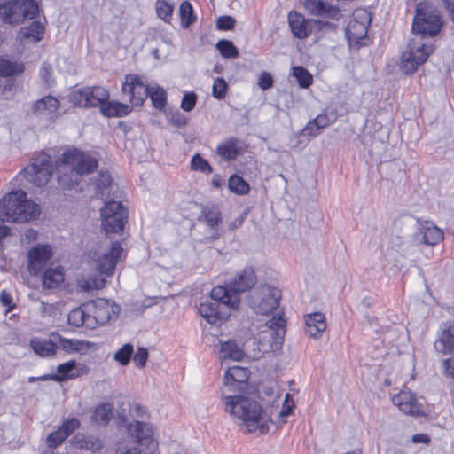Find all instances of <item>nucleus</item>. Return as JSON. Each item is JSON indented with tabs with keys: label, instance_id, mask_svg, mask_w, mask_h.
<instances>
[{
	"label": "nucleus",
	"instance_id": "obj_1",
	"mask_svg": "<svg viewBox=\"0 0 454 454\" xmlns=\"http://www.w3.org/2000/svg\"><path fill=\"white\" fill-rule=\"evenodd\" d=\"M249 372L241 366L229 367L224 373V389L223 395L225 401V411L231 415L242 420L249 433L256 432L264 434L268 431V426L261 405L243 395H226V392L242 391L247 387Z\"/></svg>",
	"mask_w": 454,
	"mask_h": 454
},
{
	"label": "nucleus",
	"instance_id": "obj_2",
	"mask_svg": "<svg viewBox=\"0 0 454 454\" xmlns=\"http://www.w3.org/2000/svg\"><path fill=\"white\" fill-rule=\"evenodd\" d=\"M97 168L94 156L77 148L69 149L56 162L58 183L64 189H72L78 184L81 176L90 174Z\"/></svg>",
	"mask_w": 454,
	"mask_h": 454
},
{
	"label": "nucleus",
	"instance_id": "obj_3",
	"mask_svg": "<svg viewBox=\"0 0 454 454\" xmlns=\"http://www.w3.org/2000/svg\"><path fill=\"white\" fill-rule=\"evenodd\" d=\"M240 298L228 293L226 286H216L210 293V301L200 302L198 311L210 325H220L228 319L231 309L239 306Z\"/></svg>",
	"mask_w": 454,
	"mask_h": 454
},
{
	"label": "nucleus",
	"instance_id": "obj_4",
	"mask_svg": "<svg viewBox=\"0 0 454 454\" xmlns=\"http://www.w3.org/2000/svg\"><path fill=\"white\" fill-rule=\"evenodd\" d=\"M109 319L108 303L103 300L82 304L71 310L67 317L69 325L74 327L86 326L88 328L104 325Z\"/></svg>",
	"mask_w": 454,
	"mask_h": 454
},
{
	"label": "nucleus",
	"instance_id": "obj_5",
	"mask_svg": "<svg viewBox=\"0 0 454 454\" xmlns=\"http://www.w3.org/2000/svg\"><path fill=\"white\" fill-rule=\"evenodd\" d=\"M122 252L123 248L121 243L118 241L113 242L110 247L96 259L97 269L100 276H95L83 281L81 285L82 288L89 291L91 289L98 290L104 287L106 279L102 275L111 276L114 274Z\"/></svg>",
	"mask_w": 454,
	"mask_h": 454
},
{
	"label": "nucleus",
	"instance_id": "obj_6",
	"mask_svg": "<svg viewBox=\"0 0 454 454\" xmlns=\"http://www.w3.org/2000/svg\"><path fill=\"white\" fill-rule=\"evenodd\" d=\"M39 12L35 0H11L0 3V17L8 24H18L25 19H34Z\"/></svg>",
	"mask_w": 454,
	"mask_h": 454
},
{
	"label": "nucleus",
	"instance_id": "obj_7",
	"mask_svg": "<svg viewBox=\"0 0 454 454\" xmlns=\"http://www.w3.org/2000/svg\"><path fill=\"white\" fill-rule=\"evenodd\" d=\"M423 39L416 36L408 43V50L401 55L400 67L405 74L414 73L433 52L431 45H427Z\"/></svg>",
	"mask_w": 454,
	"mask_h": 454
},
{
	"label": "nucleus",
	"instance_id": "obj_8",
	"mask_svg": "<svg viewBox=\"0 0 454 454\" xmlns=\"http://www.w3.org/2000/svg\"><path fill=\"white\" fill-rule=\"evenodd\" d=\"M100 216L106 233H118L124 228L128 213L121 201L110 200L101 208Z\"/></svg>",
	"mask_w": 454,
	"mask_h": 454
},
{
	"label": "nucleus",
	"instance_id": "obj_9",
	"mask_svg": "<svg viewBox=\"0 0 454 454\" xmlns=\"http://www.w3.org/2000/svg\"><path fill=\"white\" fill-rule=\"evenodd\" d=\"M25 178L37 187L47 184L53 173L51 158L46 153H40L34 161L23 170Z\"/></svg>",
	"mask_w": 454,
	"mask_h": 454
},
{
	"label": "nucleus",
	"instance_id": "obj_10",
	"mask_svg": "<svg viewBox=\"0 0 454 454\" xmlns=\"http://www.w3.org/2000/svg\"><path fill=\"white\" fill-rule=\"evenodd\" d=\"M26 192L22 190H14L7 193L0 201V220L2 222L27 223L30 215L18 213L20 200L24 199Z\"/></svg>",
	"mask_w": 454,
	"mask_h": 454
},
{
	"label": "nucleus",
	"instance_id": "obj_11",
	"mask_svg": "<svg viewBox=\"0 0 454 454\" xmlns=\"http://www.w3.org/2000/svg\"><path fill=\"white\" fill-rule=\"evenodd\" d=\"M371 21V15L364 9L356 10L353 13V18L348 22L346 29V36L350 43L365 44L364 40L366 38Z\"/></svg>",
	"mask_w": 454,
	"mask_h": 454
},
{
	"label": "nucleus",
	"instance_id": "obj_12",
	"mask_svg": "<svg viewBox=\"0 0 454 454\" xmlns=\"http://www.w3.org/2000/svg\"><path fill=\"white\" fill-rule=\"evenodd\" d=\"M287 19L293 35L299 39H304L309 35L312 31V23H317L321 28L324 27L331 29L336 27L335 24L329 21L305 19L302 14L296 11H291Z\"/></svg>",
	"mask_w": 454,
	"mask_h": 454
},
{
	"label": "nucleus",
	"instance_id": "obj_13",
	"mask_svg": "<svg viewBox=\"0 0 454 454\" xmlns=\"http://www.w3.org/2000/svg\"><path fill=\"white\" fill-rule=\"evenodd\" d=\"M149 88L142 82L137 75L129 74L125 76L122 93L132 106H140L148 97Z\"/></svg>",
	"mask_w": 454,
	"mask_h": 454
},
{
	"label": "nucleus",
	"instance_id": "obj_14",
	"mask_svg": "<svg viewBox=\"0 0 454 454\" xmlns=\"http://www.w3.org/2000/svg\"><path fill=\"white\" fill-rule=\"evenodd\" d=\"M280 290L275 286H264L260 289L258 302L254 305V310L258 314L266 315L275 310L280 301Z\"/></svg>",
	"mask_w": 454,
	"mask_h": 454
},
{
	"label": "nucleus",
	"instance_id": "obj_15",
	"mask_svg": "<svg viewBox=\"0 0 454 454\" xmlns=\"http://www.w3.org/2000/svg\"><path fill=\"white\" fill-rule=\"evenodd\" d=\"M86 370L87 367L85 365L79 364V366H77L76 362L74 360H70L68 362L59 364L56 369L57 373L43 374L42 376H39V379L42 380H53L56 382H63L67 380L78 378Z\"/></svg>",
	"mask_w": 454,
	"mask_h": 454
},
{
	"label": "nucleus",
	"instance_id": "obj_16",
	"mask_svg": "<svg viewBox=\"0 0 454 454\" xmlns=\"http://www.w3.org/2000/svg\"><path fill=\"white\" fill-rule=\"evenodd\" d=\"M51 255L52 250L50 245H36L32 247L27 254V269L30 274L39 275Z\"/></svg>",
	"mask_w": 454,
	"mask_h": 454
},
{
	"label": "nucleus",
	"instance_id": "obj_17",
	"mask_svg": "<svg viewBox=\"0 0 454 454\" xmlns=\"http://www.w3.org/2000/svg\"><path fill=\"white\" fill-rule=\"evenodd\" d=\"M256 283V276L254 269L246 267L237 273L233 279L225 286L228 293L235 294L239 298V294L252 288Z\"/></svg>",
	"mask_w": 454,
	"mask_h": 454
},
{
	"label": "nucleus",
	"instance_id": "obj_18",
	"mask_svg": "<svg viewBox=\"0 0 454 454\" xmlns=\"http://www.w3.org/2000/svg\"><path fill=\"white\" fill-rule=\"evenodd\" d=\"M437 353L448 355L454 352V323H442L434 342Z\"/></svg>",
	"mask_w": 454,
	"mask_h": 454
},
{
	"label": "nucleus",
	"instance_id": "obj_19",
	"mask_svg": "<svg viewBox=\"0 0 454 454\" xmlns=\"http://www.w3.org/2000/svg\"><path fill=\"white\" fill-rule=\"evenodd\" d=\"M303 5L305 10L313 16L334 20H339L341 17L339 7L331 5L323 0H305Z\"/></svg>",
	"mask_w": 454,
	"mask_h": 454
},
{
	"label": "nucleus",
	"instance_id": "obj_20",
	"mask_svg": "<svg viewBox=\"0 0 454 454\" xmlns=\"http://www.w3.org/2000/svg\"><path fill=\"white\" fill-rule=\"evenodd\" d=\"M392 402L404 414L417 416L422 413L421 404L411 391H400L392 397Z\"/></svg>",
	"mask_w": 454,
	"mask_h": 454
},
{
	"label": "nucleus",
	"instance_id": "obj_21",
	"mask_svg": "<svg viewBox=\"0 0 454 454\" xmlns=\"http://www.w3.org/2000/svg\"><path fill=\"white\" fill-rule=\"evenodd\" d=\"M442 239L443 232L432 222L422 223L416 232V240L428 246H435Z\"/></svg>",
	"mask_w": 454,
	"mask_h": 454
},
{
	"label": "nucleus",
	"instance_id": "obj_22",
	"mask_svg": "<svg viewBox=\"0 0 454 454\" xmlns=\"http://www.w3.org/2000/svg\"><path fill=\"white\" fill-rule=\"evenodd\" d=\"M216 153L226 161L233 160L243 153L242 143L239 138L230 137L218 144Z\"/></svg>",
	"mask_w": 454,
	"mask_h": 454
},
{
	"label": "nucleus",
	"instance_id": "obj_23",
	"mask_svg": "<svg viewBox=\"0 0 454 454\" xmlns=\"http://www.w3.org/2000/svg\"><path fill=\"white\" fill-rule=\"evenodd\" d=\"M51 337L57 341L58 348L67 353L85 354L90 347V343L88 341L67 339L57 333H52Z\"/></svg>",
	"mask_w": 454,
	"mask_h": 454
},
{
	"label": "nucleus",
	"instance_id": "obj_24",
	"mask_svg": "<svg viewBox=\"0 0 454 454\" xmlns=\"http://www.w3.org/2000/svg\"><path fill=\"white\" fill-rule=\"evenodd\" d=\"M326 329L325 317L321 312L309 314L305 317V333L309 338L317 339Z\"/></svg>",
	"mask_w": 454,
	"mask_h": 454
},
{
	"label": "nucleus",
	"instance_id": "obj_25",
	"mask_svg": "<svg viewBox=\"0 0 454 454\" xmlns=\"http://www.w3.org/2000/svg\"><path fill=\"white\" fill-rule=\"evenodd\" d=\"M44 33V25L41 21L35 20L29 26L21 27L19 36L24 44L36 43L43 38Z\"/></svg>",
	"mask_w": 454,
	"mask_h": 454
},
{
	"label": "nucleus",
	"instance_id": "obj_26",
	"mask_svg": "<svg viewBox=\"0 0 454 454\" xmlns=\"http://www.w3.org/2000/svg\"><path fill=\"white\" fill-rule=\"evenodd\" d=\"M433 22H423L418 20V18H413L412 23V31L421 39L428 37H433L438 34L441 27V19L440 17H433Z\"/></svg>",
	"mask_w": 454,
	"mask_h": 454
},
{
	"label": "nucleus",
	"instance_id": "obj_27",
	"mask_svg": "<svg viewBox=\"0 0 454 454\" xmlns=\"http://www.w3.org/2000/svg\"><path fill=\"white\" fill-rule=\"evenodd\" d=\"M30 347L41 357L53 356L58 349L57 341L51 336L49 340L38 337L32 338Z\"/></svg>",
	"mask_w": 454,
	"mask_h": 454
},
{
	"label": "nucleus",
	"instance_id": "obj_28",
	"mask_svg": "<svg viewBox=\"0 0 454 454\" xmlns=\"http://www.w3.org/2000/svg\"><path fill=\"white\" fill-rule=\"evenodd\" d=\"M286 320L281 315L274 316L267 322L270 334L276 345L282 344L286 335Z\"/></svg>",
	"mask_w": 454,
	"mask_h": 454
},
{
	"label": "nucleus",
	"instance_id": "obj_29",
	"mask_svg": "<svg viewBox=\"0 0 454 454\" xmlns=\"http://www.w3.org/2000/svg\"><path fill=\"white\" fill-rule=\"evenodd\" d=\"M100 111L106 117H122L131 112V107L127 104L106 100L100 106Z\"/></svg>",
	"mask_w": 454,
	"mask_h": 454
},
{
	"label": "nucleus",
	"instance_id": "obj_30",
	"mask_svg": "<svg viewBox=\"0 0 454 454\" xmlns=\"http://www.w3.org/2000/svg\"><path fill=\"white\" fill-rule=\"evenodd\" d=\"M128 434L135 439L137 442L147 440L153 435L152 425L140 421L129 423L127 427Z\"/></svg>",
	"mask_w": 454,
	"mask_h": 454
},
{
	"label": "nucleus",
	"instance_id": "obj_31",
	"mask_svg": "<svg viewBox=\"0 0 454 454\" xmlns=\"http://www.w3.org/2000/svg\"><path fill=\"white\" fill-rule=\"evenodd\" d=\"M244 353L238 347L235 340H228L220 342L219 358L222 360L232 359L239 361L243 358Z\"/></svg>",
	"mask_w": 454,
	"mask_h": 454
},
{
	"label": "nucleus",
	"instance_id": "obj_32",
	"mask_svg": "<svg viewBox=\"0 0 454 454\" xmlns=\"http://www.w3.org/2000/svg\"><path fill=\"white\" fill-rule=\"evenodd\" d=\"M113 178L107 171H100L95 180L96 192L102 200L110 197Z\"/></svg>",
	"mask_w": 454,
	"mask_h": 454
},
{
	"label": "nucleus",
	"instance_id": "obj_33",
	"mask_svg": "<svg viewBox=\"0 0 454 454\" xmlns=\"http://www.w3.org/2000/svg\"><path fill=\"white\" fill-rule=\"evenodd\" d=\"M64 281V272L60 268H51L44 271L43 275V286L45 289H54Z\"/></svg>",
	"mask_w": 454,
	"mask_h": 454
},
{
	"label": "nucleus",
	"instance_id": "obj_34",
	"mask_svg": "<svg viewBox=\"0 0 454 454\" xmlns=\"http://www.w3.org/2000/svg\"><path fill=\"white\" fill-rule=\"evenodd\" d=\"M113 408L109 403L98 405L92 412L91 421L100 426H106L111 419Z\"/></svg>",
	"mask_w": 454,
	"mask_h": 454
},
{
	"label": "nucleus",
	"instance_id": "obj_35",
	"mask_svg": "<svg viewBox=\"0 0 454 454\" xmlns=\"http://www.w3.org/2000/svg\"><path fill=\"white\" fill-rule=\"evenodd\" d=\"M59 106V100L51 96H47L35 102L34 110L38 113L45 114L49 118H51L56 114Z\"/></svg>",
	"mask_w": 454,
	"mask_h": 454
},
{
	"label": "nucleus",
	"instance_id": "obj_36",
	"mask_svg": "<svg viewBox=\"0 0 454 454\" xmlns=\"http://www.w3.org/2000/svg\"><path fill=\"white\" fill-rule=\"evenodd\" d=\"M77 447L81 450H85L92 453L99 452L104 444L100 438L94 435H82L76 440Z\"/></svg>",
	"mask_w": 454,
	"mask_h": 454
},
{
	"label": "nucleus",
	"instance_id": "obj_37",
	"mask_svg": "<svg viewBox=\"0 0 454 454\" xmlns=\"http://www.w3.org/2000/svg\"><path fill=\"white\" fill-rule=\"evenodd\" d=\"M24 72V66L21 63L12 62L0 57V76L9 77L19 75Z\"/></svg>",
	"mask_w": 454,
	"mask_h": 454
},
{
	"label": "nucleus",
	"instance_id": "obj_38",
	"mask_svg": "<svg viewBox=\"0 0 454 454\" xmlns=\"http://www.w3.org/2000/svg\"><path fill=\"white\" fill-rule=\"evenodd\" d=\"M228 188L230 191L238 195H246L250 191L248 183L239 175H231L228 181Z\"/></svg>",
	"mask_w": 454,
	"mask_h": 454
},
{
	"label": "nucleus",
	"instance_id": "obj_39",
	"mask_svg": "<svg viewBox=\"0 0 454 454\" xmlns=\"http://www.w3.org/2000/svg\"><path fill=\"white\" fill-rule=\"evenodd\" d=\"M89 99L91 103L90 106H102V104L108 100L109 92L108 90L101 86L88 87Z\"/></svg>",
	"mask_w": 454,
	"mask_h": 454
},
{
	"label": "nucleus",
	"instance_id": "obj_40",
	"mask_svg": "<svg viewBox=\"0 0 454 454\" xmlns=\"http://www.w3.org/2000/svg\"><path fill=\"white\" fill-rule=\"evenodd\" d=\"M148 91V97L151 98L153 106L159 110L163 109L167 101L165 90L159 86H152Z\"/></svg>",
	"mask_w": 454,
	"mask_h": 454
},
{
	"label": "nucleus",
	"instance_id": "obj_41",
	"mask_svg": "<svg viewBox=\"0 0 454 454\" xmlns=\"http://www.w3.org/2000/svg\"><path fill=\"white\" fill-rule=\"evenodd\" d=\"M18 213H26L30 215V216L27 217V222L35 219L40 215V206L31 200H28L27 198V194L25 195V198L20 200V203L19 205Z\"/></svg>",
	"mask_w": 454,
	"mask_h": 454
},
{
	"label": "nucleus",
	"instance_id": "obj_42",
	"mask_svg": "<svg viewBox=\"0 0 454 454\" xmlns=\"http://www.w3.org/2000/svg\"><path fill=\"white\" fill-rule=\"evenodd\" d=\"M88 87L74 90L70 94V101L78 106L90 107Z\"/></svg>",
	"mask_w": 454,
	"mask_h": 454
},
{
	"label": "nucleus",
	"instance_id": "obj_43",
	"mask_svg": "<svg viewBox=\"0 0 454 454\" xmlns=\"http://www.w3.org/2000/svg\"><path fill=\"white\" fill-rule=\"evenodd\" d=\"M134 353L133 345L126 343L122 345L114 354V359L121 365H127L132 357Z\"/></svg>",
	"mask_w": 454,
	"mask_h": 454
},
{
	"label": "nucleus",
	"instance_id": "obj_44",
	"mask_svg": "<svg viewBox=\"0 0 454 454\" xmlns=\"http://www.w3.org/2000/svg\"><path fill=\"white\" fill-rule=\"evenodd\" d=\"M181 23L183 27H188L192 25L196 18L193 14L192 5L188 1H184L179 7Z\"/></svg>",
	"mask_w": 454,
	"mask_h": 454
},
{
	"label": "nucleus",
	"instance_id": "obj_45",
	"mask_svg": "<svg viewBox=\"0 0 454 454\" xmlns=\"http://www.w3.org/2000/svg\"><path fill=\"white\" fill-rule=\"evenodd\" d=\"M204 219L207 224L212 230H217V227L221 222V213L217 207H206L202 211Z\"/></svg>",
	"mask_w": 454,
	"mask_h": 454
},
{
	"label": "nucleus",
	"instance_id": "obj_46",
	"mask_svg": "<svg viewBox=\"0 0 454 454\" xmlns=\"http://www.w3.org/2000/svg\"><path fill=\"white\" fill-rule=\"evenodd\" d=\"M216 49L220 54L227 59L237 58L239 56V51L231 41L222 39L217 42Z\"/></svg>",
	"mask_w": 454,
	"mask_h": 454
},
{
	"label": "nucleus",
	"instance_id": "obj_47",
	"mask_svg": "<svg viewBox=\"0 0 454 454\" xmlns=\"http://www.w3.org/2000/svg\"><path fill=\"white\" fill-rule=\"evenodd\" d=\"M191 169L193 171H200L204 174H210L213 171V168L209 162L199 153L192 157Z\"/></svg>",
	"mask_w": 454,
	"mask_h": 454
},
{
	"label": "nucleus",
	"instance_id": "obj_48",
	"mask_svg": "<svg viewBox=\"0 0 454 454\" xmlns=\"http://www.w3.org/2000/svg\"><path fill=\"white\" fill-rule=\"evenodd\" d=\"M293 75L297 79L301 88H308L312 83V75L303 67H294Z\"/></svg>",
	"mask_w": 454,
	"mask_h": 454
},
{
	"label": "nucleus",
	"instance_id": "obj_49",
	"mask_svg": "<svg viewBox=\"0 0 454 454\" xmlns=\"http://www.w3.org/2000/svg\"><path fill=\"white\" fill-rule=\"evenodd\" d=\"M67 439V434L59 427L47 436L45 442L47 447L52 450L61 445Z\"/></svg>",
	"mask_w": 454,
	"mask_h": 454
},
{
	"label": "nucleus",
	"instance_id": "obj_50",
	"mask_svg": "<svg viewBox=\"0 0 454 454\" xmlns=\"http://www.w3.org/2000/svg\"><path fill=\"white\" fill-rule=\"evenodd\" d=\"M227 82L223 78H216L212 86V95L216 99H223L227 92Z\"/></svg>",
	"mask_w": 454,
	"mask_h": 454
},
{
	"label": "nucleus",
	"instance_id": "obj_51",
	"mask_svg": "<svg viewBox=\"0 0 454 454\" xmlns=\"http://www.w3.org/2000/svg\"><path fill=\"white\" fill-rule=\"evenodd\" d=\"M173 6L165 0H158L156 3V11L158 16L165 21H168L172 16Z\"/></svg>",
	"mask_w": 454,
	"mask_h": 454
},
{
	"label": "nucleus",
	"instance_id": "obj_52",
	"mask_svg": "<svg viewBox=\"0 0 454 454\" xmlns=\"http://www.w3.org/2000/svg\"><path fill=\"white\" fill-rule=\"evenodd\" d=\"M81 426L80 420L76 418L65 419L59 427L65 434L68 437Z\"/></svg>",
	"mask_w": 454,
	"mask_h": 454
},
{
	"label": "nucleus",
	"instance_id": "obj_53",
	"mask_svg": "<svg viewBox=\"0 0 454 454\" xmlns=\"http://www.w3.org/2000/svg\"><path fill=\"white\" fill-rule=\"evenodd\" d=\"M197 102V95L195 92H185L183 96L182 101H181V108L185 112L192 111Z\"/></svg>",
	"mask_w": 454,
	"mask_h": 454
},
{
	"label": "nucleus",
	"instance_id": "obj_54",
	"mask_svg": "<svg viewBox=\"0 0 454 454\" xmlns=\"http://www.w3.org/2000/svg\"><path fill=\"white\" fill-rule=\"evenodd\" d=\"M236 20L229 15H223L217 19L216 28L222 31L232 30L235 27Z\"/></svg>",
	"mask_w": 454,
	"mask_h": 454
},
{
	"label": "nucleus",
	"instance_id": "obj_55",
	"mask_svg": "<svg viewBox=\"0 0 454 454\" xmlns=\"http://www.w3.org/2000/svg\"><path fill=\"white\" fill-rule=\"evenodd\" d=\"M433 17H440L434 12H427L424 11V4H419L416 8V15L414 18H418V20L423 22H433Z\"/></svg>",
	"mask_w": 454,
	"mask_h": 454
},
{
	"label": "nucleus",
	"instance_id": "obj_56",
	"mask_svg": "<svg viewBox=\"0 0 454 454\" xmlns=\"http://www.w3.org/2000/svg\"><path fill=\"white\" fill-rule=\"evenodd\" d=\"M148 359V351L145 348L140 347L137 349L133 356L134 364L138 368H144Z\"/></svg>",
	"mask_w": 454,
	"mask_h": 454
},
{
	"label": "nucleus",
	"instance_id": "obj_57",
	"mask_svg": "<svg viewBox=\"0 0 454 454\" xmlns=\"http://www.w3.org/2000/svg\"><path fill=\"white\" fill-rule=\"evenodd\" d=\"M40 77L45 84L51 86L54 83L52 68L51 65L43 63L40 68Z\"/></svg>",
	"mask_w": 454,
	"mask_h": 454
},
{
	"label": "nucleus",
	"instance_id": "obj_58",
	"mask_svg": "<svg viewBox=\"0 0 454 454\" xmlns=\"http://www.w3.org/2000/svg\"><path fill=\"white\" fill-rule=\"evenodd\" d=\"M273 85V78L272 75L268 72H262L258 78V86L263 90H269Z\"/></svg>",
	"mask_w": 454,
	"mask_h": 454
},
{
	"label": "nucleus",
	"instance_id": "obj_59",
	"mask_svg": "<svg viewBox=\"0 0 454 454\" xmlns=\"http://www.w3.org/2000/svg\"><path fill=\"white\" fill-rule=\"evenodd\" d=\"M442 372L446 377L454 379V356L442 360Z\"/></svg>",
	"mask_w": 454,
	"mask_h": 454
},
{
	"label": "nucleus",
	"instance_id": "obj_60",
	"mask_svg": "<svg viewBox=\"0 0 454 454\" xmlns=\"http://www.w3.org/2000/svg\"><path fill=\"white\" fill-rule=\"evenodd\" d=\"M319 131L320 129H318L317 126H316L312 121H309L307 123V125L302 129L301 135L305 137H314L319 133Z\"/></svg>",
	"mask_w": 454,
	"mask_h": 454
},
{
	"label": "nucleus",
	"instance_id": "obj_61",
	"mask_svg": "<svg viewBox=\"0 0 454 454\" xmlns=\"http://www.w3.org/2000/svg\"><path fill=\"white\" fill-rule=\"evenodd\" d=\"M316 126H317L320 130L325 127H327L330 123V120L326 114H318L315 119L312 120Z\"/></svg>",
	"mask_w": 454,
	"mask_h": 454
},
{
	"label": "nucleus",
	"instance_id": "obj_62",
	"mask_svg": "<svg viewBox=\"0 0 454 454\" xmlns=\"http://www.w3.org/2000/svg\"><path fill=\"white\" fill-rule=\"evenodd\" d=\"M290 396H291L290 394L286 395L285 403H284L283 408L279 413L281 418L289 416L291 414V412L293 411L294 403H292L290 404L288 402V399Z\"/></svg>",
	"mask_w": 454,
	"mask_h": 454
},
{
	"label": "nucleus",
	"instance_id": "obj_63",
	"mask_svg": "<svg viewBox=\"0 0 454 454\" xmlns=\"http://www.w3.org/2000/svg\"><path fill=\"white\" fill-rule=\"evenodd\" d=\"M0 301H1V302H2V304L4 306L9 308V310H12L13 309L12 306V297L5 290L1 291V293H0Z\"/></svg>",
	"mask_w": 454,
	"mask_h": 454
},
{
	"label": "nucleus",
	"instance_id": "obj_64",
	"mask_svg": "<svg viewBox=\"0 0 454 454\" xmlns=\"http://www.w3.org/2000/svg\"><path fill=\"white\" fill-rule=\"evenodd\" d=\"M225 183L223 177H222L219 174H215L211 180V184L215 188H221Z\"/></svg>",
	"mask_w": 454,
	"mask_h": 454
}]
</instances>
